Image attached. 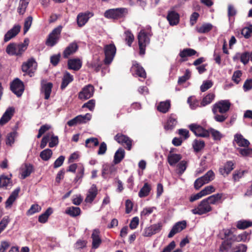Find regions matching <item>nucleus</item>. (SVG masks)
Instances as JSON below:
<instances>
[{"label": "nucleus", "mask_w": 252, "mask_h": 252, "mask_svg": "<svg viewBox=\"0 0 252 252\" xmlns=\"http://www.w3.org/2000/svg\"><path fill=\"white\" fill-rule=\"evenodd\" d=\"M150 32L145 30H141L139 32L137 37L140 55H143L145 54L146 47L150 42Z\"/></svg>", "instance_id": "1"}, {"label": "nucleus", "mask_w": 252, "mask_h": 252, "mask_svg": "<svg viewBox=\"0 0 252 252\" xmlns=\"http://www.w3.org/2000/svg\"><path fill=\"white\" fill-rule=\"evenodd\" d=\"M127 13L126 8H117L106 10L104 15L108 19H119L124 17Z\"/></svg>", "instance_id": "2"}, {"label": "nucleus", "mask_w": 252, "mask_h": 252, "mask_svg": "<svg viewBox=\"0 0 252 252\" xmlns=\"http://www.w3.org/2000/svg\"><path fill=\"white\" fill-rule=\"evenodd\" d=\"M116 47L113 43L105 45L104 46L105 58L104 63L109 64L111 63L116 55Z\"/></svg>", "instance_id": "3"}, {"label": "nucleus", "mask_w": 252, "mask_h": 252, "mask_svg": "<svg viewBox=\"0 0 252 252\" xmlns=\"http://www.w3.org/2000/svg\"><path fill=\"white\" fill-rule=\"evenodd\" d=\"M62 29V26H58L50 33L45 42L47 46L53 47L57 43L60 38Z\"/></svg>", "instance_id": "4"}, {"label": "nucleus", "mask_w": 252, "mask_h": 252, "mask_svg": "<svg viewBox=\"0 0 252 252\" xmlns=\"http://www.w3.org/2000/svg\"><path fill=\"white\" fill-rule=\"evenodd\" d=\"M231 104L229 100H221L216 103L212 109L214 114L219 112L220 114H226L230 109Z\"/></svg>", "instance_id": "5"}, {"label": "nucleus", "mask_w": 252, "mask_h": 252, "mask_svg": "<svg viewBox=\"0 0 252 252\" xmlns=\"http://www.w3.org/2000/svg\"><path fill=\"white\" fill-rule=\"evenodd\" d=\"M212 210V207L205 200L203 199L196 208L193 209L191 212L194 215H202L206 214Z\"/></svg>", "instance_id": "6"}, {"label": "nucleus", "mask_w": 252, "mask_h": 252, "mask_svg": "<svg viewBox=\"0 0 252 252\" xmlns=\"http://www.w3.org/2000/svg\"><path fill=\"white\" fill-rule=\"evenodd\" d=\"M10 90L17 97H20L25 90L24 83L19 78L14 79L10 83Z\"/></svg>", "instance_id": "7"}, {"label": "nucleus", "mask_w": 252, "mask_h": 252, "mask_svg": "<svg viewBox=\"0 0 252 252\" xmlns=\"http://www.w3.org/2000/svg\"><path fill=\"white\" fill-rule=\"evenodd\" d=\"M36 63L33 59H30L27 62L24 63L22 65V70L25 72L24 75H28L31 77L33 76L36 70V65L34 66V64Z\"/></svg>", "instance_id": "8"}, {"label": "nucleus", "mask_w": 252, "mask_h": 252, "mask_svg": "<svg viewBox=\"0 0 252 252\" xmlns=\"http://www.w3.org/2000/svg\"><path fill=\"white\" fill-rule=\"evenodd\" d=\"M114 138L118 143L124 146H126L125 148L126 150L130 151L131 149L132 140L127 135L118 133L114 136Z\"/></svg>", "instance_id": "9"}, {"label": "nucleus", "mask_w": 252, "mask_h": 252, "mask_svg": "<svg viewBox=\"0 0 252 252\" xmlns=\"http://www.w3.org/2000/svg\"><path fill=\"white\" fill-rule=\"evenodd\" d=\"M189 129L198 137H209V131L196 124H191L189 126Z\"/></svg>", "instance_id": "10"}, {"label": "nucleus", "mask_w": 252, "mask_h": 252, "mask_svg": "<svg viewBox=\"0 0 252 252\" xmlns=\"http://www.w3.org/2000/svg\"><path fill=\"white\" fill-rule=\"evenodd\" d=\"M94 89L92 85L89 84L84 87L78 94V98L81 100H86L94 95Z\"/></svg>", "instance_id": "11"}, {"label": "nucleus", "mask_w": 252, "mask_h": 252, "mask_svg": "<svg viewBox=\"0 0 252 252\" xmlns=\"http://www.w3.org/2000/svg\"><path fill=\"white\" fill-rule=\"evenodd\" d=\"M162 223L159 222L157 223L151 225L145 229L143 235L145 237H150L159 232L162 229Z\"/></svg>", "instance_id": "12"}, {"label": "nucleus", "mask_w": 252, "mask_h": 252, "mask_svg": "<svg viewBox=\"0 0 252 252\" xmlns=\"http://www.w3.org/2000/svg\"><path fill=\"white\" fill-rule=\"evenodd\" d=\"M94 16V13L90 11L80 13L77 17V23L79 27L84 26L88 21L89 19Z\"/></svg>", "instance_id": "13"}, {"label": "nucleus", "mask_w": 252, "mask_h": 252, "mask_svg": "<svg viewBox=\"0 0 252 252\" xmlns=\"http://www.w3.org/2000/svg\"><path fill=\"white\" fill-rule=\"evenodd\" d=\"M187 227V221L182 220L176 223L168 235V238L173 237L176 234L180 232Z\"/></svg>", "instance_id": "14"}, {"label": "nucleus", "mask_w": 252, "mask_h": 252, "mask_svg": "<svg viewBox=\"0 0 252 252\" xmlns=\"http://www.w3.org/2000/svg\"><path fill=\"white\" fill-rule=\"evenodd\" d=\"M196 54L197 55V57L199 56V54L197 53V52L193 49H184L183 50H181L179 53V55L181 57V59L179 60V62L180 63L186 62L188 60L187 57H191Z\"/></svg>", "instance_id": "15"}, {"label": "nucleus", "mask_w": 252, "mask_h": 252, "mask_svg": "<svg viewBox=\"0 0 252 252\" xmlns=\"http://www.w3.org/2000/svg\"><path fill=\"white\" fill-rule=\"evenodd\" d=\"M177 119V116L175 114H170L168 117L166 123L164 125V128L165 130H173L178 123Z\"/></svg>", "instance_id": "16"}, {"label": "nucleus", "mask_w": 252, "mask_h": 252, "mask_svg": "<svg viewBox=\"0 0 252 252\" xmlns=\"http://www.w3.org/2000/svg\"><path fill=\"white\" fill-rule=\"evenodd\" d=\"M166 19L170 26H176L180 21V15L175 10L168 11Z\"/></svg>", "instance_id": "17"}, {"label": "nucleus", "mask_w": 252, "mask_h": 252, "mask_svg": "<svg viewBox=\"0 0 252 252\" xmlns=\"http://www.w3.org/2000/svg\"><path fill=\"white\" fill-rule=\"evenodd\" d=\"M79 46L77 43L73 42L70 43L64 49L63 53V57L67 59L68 57L74 54L78 50Z\"/></svg>", "instance_id": "18"}, {"label": "nucleus", "mask_w": 252, "mask_h": 252, "mask_svg": "<svg viewBox=\"0 0 252 252\" xmlns=\"http://www.w3.org/2000/svg\"><path fill=\"white\" fill-rule=\"evenodd\" d=\"M92 239V248L97 249L102 243V240L100 237V231L98 229H94L91 235Z\"/></svg>", "instance_id": "19"}, {"label": "nucleus", "mask_w": 252, "mask_h": 252, "mask_svg": "<svg viewBox=\"0 0 252 252\" xmlns=\"http://www.w3.org/2000/svg\"><path fill=\"white\" fill-rule=\"evenodd\" d=\"M21 26L19 25H15L11 29L9 30L4 35V41L7 42L11 38L16 36L20 32Z\"/></svg>", "instance_id": "20"}, {"label": "nucleus", "mask_w": 252, "mask_h": 252, "mask_svg": "<svg viewBox=\"0 0 252 252\" xmlns=\"http://www.w3.org/2000/svg\"><path fill=\"white\" fill-rule=\"evenodd\" d=\"M82 65V62L78 58L70 59L67 61V66L69 69L78 71L81 68Z\"/></svg>", "instance_id": "21"}, {"label": "nucleus", "mask_w": 252, "mask_h": 252, "mask_svg": "<svg viewBox=\"0 0 252 252\" xmlns=\"http://www.w3.org/2000/svg\"><path fill=\"white\" fill-rule=\"evenodd\" d=\"M97 189L95 185H93L89 189L87 196L85 199L86 203H92L97 194Z\"/></svg>", "instance_id": "22"}, {"label": "nucleus", "mask_w": 252, "mask_h": 252, "mask_svg": "<svg viewBox=\"0 0 252 252\" xmlns=\"http://www.w3.org/2000/svg\"><path fill=\"white\" fill-rule=\"evenodd\" d=\"M102 65V63L98 58L94 59L91 62L87 63L88 67L96 72L99 71Z\"/></svg>", "instance_id": "23"}, {"label": "nucleus", "mask_w": 252, "mask_h": 252, "mask_svg": "<svg viewBox=\"0 0 252 252\" xmlns=\"http://www.w3.org/2000/svg\"><path fill=\"white\" fill-rule=\"evenodd\" d=\"M73 81V76L69 72L66 71L62 78L61 89L64 90L68 85Z\"/></svg>", "instance_id": "24"}, {"label": "nucleus", "mask_w": 252, "mask_h": 252, "mask_svg": "<svg viewBox=\"0 0 252 252\" xmlns=\"http://www.w3.org/2000/svg\"><path fill=\"white\" fill-rule=\"evenodd\" d=\"M14 110L12 108H9L4 112L0 119V125L3 126L7 123L13 115Z\"/></svg>", "instance_id": "25"}, {"label": "nucleus", "mask_w": 252, "mask_h": 252, "mask_svg": "<svg viewBox=\"0 0 252 252\" xmlns=\"http://www.w3.org/2000/svg\"><path fill=\"white\" fill-rule=\"evenodd\" d=\"M20 191V188L16 189L10 195L5 202V208H10L18 196V194Z\"/></svg>", "instance_id": "26"}, {"label": "nucleus", "mask_w": 252, "mask_h": 252, "mask_svg": "<svg viewBox=\"0 0 252 252\" xmlns=\"http://www.w3.org/2000/svg\"><path fill=\"white\" fill-rule=\"evenodd\" d=\"M234 168V164L232 161H227L223 168L220 169V172L224 176L228 175Z\"/></svg>", "instance_id": "27"}, {"label": "nucleus", "mask_w": 252, "mask_h": 252, "mask_svg": "<svg viewBox=\"0 0 252 252\" xmlns=\"http://www.w3.org/2000/svg\"><path fill=\"white\" fill-rule=\"evenodd\" d=\"M52 88L53 84L51 82L42 84L41 92L44 93L45 99H48L50 98Z\"/></svg>", "instance_id": "28"}, {"label": "nucleus", "mask_w": 252, "mask_h": 252, "mask_svg": "<svg viewBox=\"0 0 252 252\" xmlns=\"http://www.w3.org/2000/svg\"><path fill=\"white\" fill-rule=\"evenodd\" d=\"M12 175H10V177H8L4 175L0 176V188H4L7 189L8 186H12V181L11 180Z\"/></svg>", "instance_id": "29"}, {"label": "nucleus", "mask_w": 252, "mask_h": 252, "mask_svg": "<svg viewBox=\"0 0 252 252\" xmlns=\"http://www.w3.org/2000/svg\"><path fill=\"white\" fill-rule=\"evenodd\" d=\"M173 152V151L171 150L167 157L168 162L171 166H174L182 158L180 154H172L171 153Z\"/></svg>", "instance_id": "30"}, {"label": "nucleus", "mask_w": 252, "mask_h": 252, "mask_svg": "<svg viewBox=\"0 0 252 252\" xmlns=\"http://www.w3.org/2000/svg\"><path fill=\"white\" fill-rule=\"evenodd\" d=\"M234 140L239 146L248 147L250 145V142L244 138L241 134H236L234 136Z\"/></svg>", "instance_id": "31"}, {"label": "nucleus", "mask_w": 252, "mask_h": 252, "mask_svg": "<svg viewBox=\"0 0 252 252\" xmlns=\"http://www.w3.org/2000/svg\"><path fill=\"white\" fill-rule=\"evenodd\" d=\"M231 237L227 240L223 241L220 246L219 250L220 252H228L229 250L232 249V243Z\"/></svg>", "instance_id": "32"}, {"label": "nucleus", "mask_w": 252, "mask_h": 252, "mask_svg": "<svg viewBox=\"0 0 252 252\" xmlns=\"http://www.w3.org/2000/svg\"><path fill=\"white\" fill-rule=\"evenodd\" d=\"M125 152L124 149L122 148H120L116 152L114 157L113 162L115 164H117L121 162V161L125 158Z\"/></svg>", "instance_id": "33"}, {"label": "nucleus", "mask_w": 252, "mask_h": 252, "mask_svg": "<svg viewBox=\"0 0 252 252\" xmlns=\"http://www.w3.org/2000/svg\"><path fill=\"white\" fill-rule=\"evenodd\" d=\"M22 172L21 174L22 178L25 179L27 177L29 176L33 172L34 169L33 166L31 164H25V167L22 169Z\"/></svg>", "instance_id": "34"}, {"label": "nucleus", "mask_w": 252, "mask_h": 252, "mask_svg": "<svg viewBox=\"0 0 252 252\" xmlns=\"http://www.w3.org/2000/svg\"><path fill=\"white\" fill-rule=\"evenodd\" d=\"M249 234H250L248 232L244 231L238 235H233V236L231 237L230 240H232V242H245L247 241L248 236L249 235Z\"/></svg>", "instance_id": "35"}, {"label": "nucleus", "mask_w": 252, "mask_h": 252, "mask_svg": "<svg viewBox=\"0 0 252 252\" xmlns=\"http://www.w3.org/2000/svg\"><path fill=\"white\" fill-rule=\"evenodd\" d=\"M53 213V209L52 208H48L44 213H42L38 217V221L41 223H46L49 216Z\"/></svg>", "instance_id": "36"}, {"label": "nucleus", "mask_w": 252, "mask_h": 252, "mask_svg": "<svg viewBox=\"0 0 252 252\" xmlns=\"http://www.w3.org/2000/svg\"><path fill=\"white\" fill-rule=\"evenodd\" d=\"M170 102L169 100L160 102L157 107V110L162 113L168 112L170 108Z\"/></svg>", "instance_id": "37"}, {"label": "nucleus", "mask_w": 252, "mask_h": 252, "mask_svg": "<svg viewBox=\"0 0 252 252\" xmlns=\"http://www.w3.org/2000/svg\"><path fill=\"white\" fill-rule=\"evenodd\" d=\"M65 213L70 217H76L80 215L81 209L79 207H69L66 209Z\"/></svg>", "instance_id": "38"}, {"label": "nucleus", "mask_w": 252, "mask_h": 252, "mask_svg": "<svg viewBox=\"0 0 252 252\" xmlns=\"http://www.w3.org/2000/svg\"><path fill=\"white\" fill-rule=\"evenodd\" d=\"M133 68L135 69V74L139 77L144 79L146 78V73L145 69L137 63L133 64Z\"/></svg>", "instance_id": "39"}, {"label": "nucleus", "mask_w": 252, "mask_h": 252, "mask_svg": "<svg viewBox=\"0 0 252 252\" xmlns=\"http://www.w3.org/2000/svg\"><path fill=\"white\" fill-rule=\"evenodd\" d=\"M30 0H20L17 12L20 15H23L27 9Z\"/></svg>", "instance_id": "40"}, {"label": "nucleus", "mask_w": 252, "mask_h": 252, "mask_svg": "<svg viewBox=\"0 0 252 252\" xmlns=\"http://www.w3.org/2000/svg\"><path fill=\"white\" fill-rule=\"evenodd\" d=\"M213 29V25L210 23H204L200 27L196 28V31L199 33L209 32Z\"/></svg>", "instance_id": "41"}, {"label": "nucleus", "mask_w": 252, "mask_h": 252, "mask_svg": "<svg viewBox=\"0 0 252 252\" xmlns=\"http://www.w3.org/2000/svg\"><path fill=\"white\" fill-rule=\"evenodd\" d=\"M151 190V186L148 183H145L143 187L140 189L138 193V196L140 198L145 197L149 195Z\"/></svg>", "instance_id": "42"}, {"label": "nucleus", "mask_w": 252, "mask_h": 252, "mask_svg": "<svg viewBox=\"0 0 252 252\" xmlns=\"http://www.w3.org/2000/svg\"><path fill=\"white\" fill-rule=\"evenodd\" d=\"M240 56V61L244 64H246L248 63L250 58H251V54L248 52H245L241 54L239 53L237 54L235 57H233V60L237 59Z\"/></svg>", "instance_id": "43"}, {"label": "nucleus", "mask_w": 252, "mask_h": 252, "mask_svg": "<svg viewBox=\"0 0 252 252\" xmlns=\"http://www.w3.org/2000/svg\"><path fill=\"white\" fill-rule=\"evenodd\" d=\"M222 197V193H217L209 196L205 198V200L210 204H215L219 200H220Z\"/></svg>", "instance_id": "44"}, {"label": "nucleus", "mask_w": 252, "mask_h": 252, "mask_svg": "<svg viewBox=\"0 0 252 252\" xmlns=\"http://www.w3.org/2000/svg\"><path fill=\"white\" fill-rule=\"evenodd\" d=\"M252 226V221L242 220L237 222L236 227L239 229H245Z\"/></svg>", "instance_id": "45"}, {"label": "nucleus", "mask_w": 252, "mask_h": 252, "mask_svg": "<svg viewBox=\"0 0 252 252\" xmlns=\"http://www.w3.org/2000/svg\"><path fill=\"white\" fill-rule=\"evenodd\" d=\"M28 44V39H25L23 43L17 44L16 55L18 56L21 55L27 49Z\"/></svg>", "instance_id": "46"}, {"label": "nucleus", "mask_w": 252, "mask_h": 252, "mask_svg": "<svg viewBox=\"0 0 252 252\" xmlns=\"http://www.w3.org/2000/svg\"><path fill=\"white\" fill-rule=\"evenodd\" d=\"M248 173L247 170H235L232 176V179L234 182H239L240 179H241L245 173Z\"/></svg>", "instance_id": "47"}, {"label": "nucleus", "mask_w": 252, "mask_h": 252, "mask_svg": "<svg viewBox=\"0 0 252 252\" xmlns=\"http://www.w3.org/2000/svg\"><path fill=\"white\" fill-rule=\"evenodd\" d=\"M125 41L126 44L131 47L132 42L134 39V36L133 33L129 31H126L125 32Z\"/></svg>", "instance_id": "48"}, {"label": "nucleus", "mask_w": 252, "mask_h": 252, "mask_svg": "<svg viewBox=\"0 0 252 252\" xmlns=\"http://www.w3.org/2000/svg\"><path fill=\"white\" fill-rule=\"evenodd\" d=\"M99 145L98 139L95 137L88 138L85 141V146L88 148L96 147Z\"/></svg>", "instance_id": "49"}, {"label": "nucleus", "mask_w": 252, "mask_h": 252, "mask_svg": "<svg viewBox=\"0 0 252 252\" xmlns=\"http://www.w3.org/2000/svg\"><path fill=\"white\" fill-rule=\"evenodd\" d=\"M52 154L53 153L51 149H46L41 152L40 153V157L42 160L47 161L51 158Z\"/></svg>", "instance_id": "50"}, {"label": "nucleus", "mask_w": 252, "mask_h": 252, "mask_svg": "<svg viewBox=\"0 0 252 252\" xmlns=\"http://www.w3.org/2000/svg\"><path fill=\"white\" fill-rule=\"evenodd\" d=\"M205 146V142L203 140L195 139L193 143V148L194 151L198 152L201 151Z\"/></svg>", "instance_id": "51"}, {"label": "nucleus", "mask_w": 252, "mask_h": 252, "mask_svg": "<svg viewBox=\"0 0 252 252\" xmlns=\"http://www.w3.org/2000/svg\"><path fill=\"white\" fill-rule=\"evenodd\" d=\"M215 96V94L213 93H210L208 94L206 96H205L203 98L201 102V106H205L211 103L212 100L214 99Z\"/></svg>", "instance_id": "52"}, {"label": "nucleus", "mask_w": 252, "mask_h": 252, "mask_svg": "<svg viewBox=\"0 0 252 252\" xmlns=\"http://www.w3.org/2000/svg\"><path fill=\"white\" fill-rule=\"evenodd\" d=\"M247 246L243 244H239L232 248L230 252H246Z\"/></svg>", "instance_id": "53"}, {"label": "nucleus", "mask_w": 252, "mask_h": 252, "mask_svg": "<svg viewBox=\"0 0 252 252\" xmlns=\"http://www.w3.org/2000/svg\"><path fill=\"white\" fill-rule=\"evenodd\" d=\"M41 210V207L37 204H32L30 208L27 211L26 214L31 216L34 213L39 212Z\"/></svg>", "instance_id": "54"}, {"label": "nucleus", "mask_w": 252, "mask_h": 252, "mask_svg": "<svg viewBox=\"0 0 252 252\" xmlns=\"http://www.w3.org/2000/svg\"><path fill=\"white\" fill-rule=\"evenodd\" d=\"M17 44L14 43H11L8 45L6 49V52L9 55H16Z\"/></svg>", "instance_id": "55"}, {"label": "nucleus", "mask_w": 252, "mask_h": 252, "mask_svg": "<svg viewBox=\"0 0 252 252\" xmlns=\"http://www.w3.org/2000/svg\"><path fill=\"white\" fill-rule=\"evenodd\" d=\"M201 177L204 182L207 184L214 180L215 178V174L212 170H210Z\"/></svg>", "instance_id": "56"}, {"label": "nucleus", "mask_w": 252, "mask_h": 252, "mask_svg": "<svg viewBox=\"0 0 252 252\" xmlns=\"http://www.w3.org/2000/svg\"><path fill=\"white\" fill-rule=\"evenodd\" d=\"M187 167V161L183 160L180 161L177 165L178 174L182 175Z\"/></svg>", "instance_id": "57"}, {"label": "nucleus", "mask_w": 252, "mask_h": 252, "mask_svg": "<svg viewBox=\"0 0 252 252\" xmlns=\"http://www.w3.org/2000/svg\"><path fill=\"white\" fill-rule=\"evenodd\" d=\"M209 134L211 133L214 140H220L222 138V134L220 131L213 128L208 129Z\"/></svg>", "instance_id": "58"}, {"label": "nucleus", "mask_w": 252, "mask_h": 252, "mask_svg": "<svg viewBox=\"0 0 252 252\" xmlns=\"http://www.w3.org/2000/svg\"><path fill=\"white\" fill-rule=\"evenodd\" d=\"M84 167L81 165L78 167L76 176L74 179V182L77 183L80 180H82L84 175Z\"/></svg>", "instance_id": "59"}, {"label": "nucleus", "mask_w": 252, "mask_h": 252, "mask_svg": "<svg viewBox=\"0 0 252 252\" xmlns=\"http://www.w3.org/2000/svg\"><path fill=\"white\" fill-rule=\"evenodd\" d=\"M242 75L241 70H238L235 71L232 76V80L236 84H238L241 81V77Z\"/></svg>", "instance_id": "60"}, {"label": "nucleus", "mask_w": 252, "mask_h": 252, "mask_svg": "<svg viewBox=\"0 0 252 252\" xmlns=\"http://www.w3.org/2000/svg\"><path fill=\"white\" fill-rule=\"evenodd\" d=\"M32 22V17L28 16L25 20L24 25V33H26L30 29Z\"/></svg>", "instance_id": "61"}, {"label": "nucleus", "mask_w": 252, "mask_h": 252, "mask_svg": "<svg viewBox=\"0 0 252 252\" xmlns=\"http://www.w3.org/2000/svg\"><path fill=\"white\" fill-rule=\"evenodd\" d=\"M238 148L237 150L239 153L243 156L247 157L252 155V149L249 148Z\"/></svg>", "instance_id": "62"}, {"label": "nucleus", "mask_w": 252, "mask_h": 252, "mask_svg": "<svg viewBox=\"0 0 252 252\" xmlns=\"http://www.w3.org/2000/svg\"><path fill=\"white\" fill-rule=\"evenodd\" d=\"M190 72L189 69H187L186 70L185 73L182 76H181L179 78L178 83L179 84H182L185 83L187 80L189 79L190 78Z\"/></svg>", "instance_id": "63"}, {"label": "nucleus", "mask_w": 252, "mask_h": 252, "mask_svg": "<svg viewBox=\"0 0 252 252\" xmlns=\"http://www.w3.org/2000/svg\"><path fill=\"white\" fill-rule=\"evenodd\" d=\"M241 34L246 38H249L252 34V25L249 27H245L241 31Z\"/></svg>", "instance_id": "64"}]
</instances>
